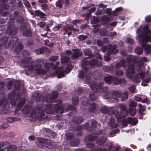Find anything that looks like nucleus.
I'll use <instances>...</instances> for the list:
<instances>
[{
  "label": "nucleus",
  "mask_w": 151,
  "mask_h": 151,
  "mask_svg": "<svg viewBox=\"0 0 151 151\" xmlns=\"http://www.w3.org/2000/svg\"><path fill=\"white\" fill-rule=\"evenodd\" d=\"M127 92H125L122 95L121 100L123 101L126 100L127 99Z\"/></svg>",
  "instance_id": "22"
},
{
  "label": "nucleus",
  "mask_w": 151,
  "mask_h": 151,
  "mask_svg": "<svg viewBox=\"0 0 151 151\" xmlns=\"http://www.w3.org/2000/svg\"><path fill=\"white\" fill-rule=\"evenodd\" d=\"M139 112L141 114H142L141 111H144L145 110V106H142L141 104H139Z\"/></svg>",
  "instance_id": "19"
},
{
  "label": "nucleus",
  "mask_w": 151,
  "mask_h": 151,
  "mask_svg": "<svg viewBox=\"0 0 151 151\" xmlns=\"http://www.w3.org/2000/svg\"><path fill=\"white\" fill-rule=\"evenodd\" d=\"M106 140L105 137H103V138L101 139L99 141L97 142L98 143L99 145H101L102 143H103Z\"/></svg>",
  "instance_id": "27"
},
{
  "label": "nucleus",
  "mask_w": 151,
  "mask_h": 151,
  "mask_svg": "<svg viewBox=\"0 0 151 151\" xmlns=\"http://www.w3.org/2000/svg\"><path fill=\"white\" fill-rule=\"evenodd\" d=\"M68 70V68L65 71L62 68H59L57 71L58 74V78H60L64 77V72L66 74H68L70 71L71 69L69 68L68 72L67 71Z\"/></svg>",
  "instance_id": "3"
},
{
  "label": "nucleus",
  "mask_w": 151,
  "mask_h": 151,
  "mask_svg": "<svg viewBox=\"0 0 151 151\" xmlns=\"http://www.w3.org/2000/svg\"><path fill=\"white\" fill-rule=\"evenodd\" d=\"M123 151H132V150L129 148H126Z\"/></svg>",
  "instance_id": "63"
},
{
  "label": "nucleus",
  "mask_w": 151,
  "mask_h": 151,
  "mask_svg": "<svg viewBox=\"0 0 151 151\" xmlns=\"http://www.w3.org/2000/svg\"><path fill=\"white\" fill-rule=\"evenodd\" d=\"M112 145V144L111 142H109L107 145L108 147L112 151H118L119 149V147L118 145H116L114 147H113Z\"/></svg>",
  "instance_id": "8"
},
{
  "label": "nucleus",
  "mask_w": 151,
  "mask_h": 151,
  "mask_svg": "<svg viewBox=\"0 0 151 151\" xmlns=\"http://www.w3.org/2000/svg\"><path fill=\"white\" fill-rule=\"evenodd\" d=\"M85 55H88L90 56L92 54L91 51L89 49H86L84 51Z\"/></svg>",
  "instance_id": "14"
},
{
  "label": "nucleus",
  "mask_w": 151,
  "mask_h": 151,
  "mask_svg": "<svg viewBox=\"0 0 151 151\" xmlns=\"http://www.w3.org/2000/svg\"><path fill=\"white\" fill-rule=\"evenodd\" d=\"M52 107L51 106H46L45 109V111L47 114H50L53 112L52 110L51 109Z\"/></svg>",
  "instance_id": "12"
},
{
  "label": "nucleus",
  "mask_w": 151,
  "mask_h": 151,
  "mask_svg": "<svg viewBox=\"0 0 151 151\" xmlns=\"http://www.w3.org/2000/svg\"><path fill=\"white\" fill-rule=\"evenodd\" d=\"M127 41L128 43L130 44H132L133 42V40L131 38L127 39Z\"/></svg>",
  "instance_id": "42"
},
{
  "label": "nucleus",
  "mask_w": 151,
  "mask_h": 151,
  "mask_svg": "<svg viewBox=\"0 0 151 151\" xmlns=\"http://www.w3.org/2000/svg\"><path fill=\"white\" fill-rule=\"evenodd\" d=\"M135 89V87L134 86H132L131 87L129 88V91L132 93H134Z\"/></svg>",
  "instance_id": "31"
},
{
  "label": "nucleus",
  "mask_w": 151,
  "mask_h": 151,
  "mask_svg": "<svg viewBox=\"0 0 151 151\" xmlns=\"http://www.w3.org/2000/svg\"><path fill=\"white\" fill-rule=\"evenodd\" d=\"M151 20V16H148L146 17L145 18V21L147 22H150Z\"/></svg>",
  "instance_id": "40"
},
{
  "label": "nucleus",
  "mask_w": 151,
  "mask_h": 151,
  "mask_svg": "<svg viewBox=\"0 0 151 151\" xmlns=\"http://www.w3.org/2000/svg\"><path fill=\"white\" fill-rule=\"evenodd\" d=\"M97 60L96 59L90 60L89 59L83 60L82 63V65H86L89 64L91 65L97 64Z\"/></svg>",
  "instance_id": "4"
},
{
  "label": "nucleus",
  "mask_w": 151,
  "mask_h": 151,
  "mask_svg": "<svg viewBox=\"0 0 151 151\" xmlns=\"http://www.w3.org/2000/svg\"><path fill=\"white\" fill-rule=\"evenodd\" d=\"M25 113H28L29 112L31 111H30V109L29 108H27L26 106H25Z\"/></svg>",
  "instance_id": "36"
},
{
  "label": "nucleus",
  "mask_w": 151,
  "mask_h": 151,
  "mask_svg": "<svg viewBox=\"0 0 151 151\" xmlns=\"http://www.w3.org/2000/svg\"><path fill=\"white\" fill-rule=\"evenodd\" d=\"M124 122L122 124V126L123 127H125L127 126V122L126 120L124 119Z\"/></svg>",
  "instance_id": "51"
},
{
  "label": "nucleus",
  "mask_w": 151,
  "mask_h": 151,
  "mask_svg": "<svg viewBox=\"0 0 151 151\" xmlns=\"http://www.w3.org/2000/svg\"><path fill=\"white\" fill-rule=\"evenodd\" d=\"M96 8L95 7H93L91 9V12H93L96 10Z\"/></svg>",
  "instance_id": "60"
},
{
  "label": "nucleus",
  "mask_w": 151,
  "mask_h": 151,
  "mask_svg": "<svg viewBox=\"0 0 151 151\" xmlns=\"http://www.w3.org/2000/svg\"><path fill=\"white\" fill-rule=\"evenodd\" d=\"M126 70V74L128 78L135 83L139 81V79L142 78L144 74L140 69V66L136 63V67L129 66Z\"/></svg>",
  "instance_id": "2"
},
{
  "label": "nucleus",
  "mask_w": 151,
  "mask_h": 151,
  "mask_svg": "<svg viewBox=\"0 0 151 151\" xmlns=\"http://www.w3.org/2000/svg\"><path fill=\"white\" fill-rule=\"evenodd\" d=\"M121 111L120 113L121 116H120L117 115L116 116V117L117 119H119V118H121V117H124L127 116V111L126 109V107L124 105H122L121 106Z\"/></svg>",
  "instance_id": "5"
},
{
  "label": "nucleus",
  "mask_w": 151,
  "mask_h": 151,
  "mask_svg": "<svg viewBox=\"0 0 151 151\" xmlns=\"http://www.w3.org/2000/svg\"><path fill=\"white\" fill-rule=\"evenodd\" d=\"M112 79L111 77L110 76H109L105 77V81L107 83H109L111 82Z\"/></svg>",
  "instance_id": "18"
},
{
  "label": "nucleus",
  "mask_w": 151,
  "mask_h": 151,
  "mask_svg": "<svg viewBox=\"0 0 151 151\" xmlns=\"http://www.w3.org/2000/svg\"><path fill=\"white\" fill-rule=\"evenodd\" d=\"M35 14L36 16H40L41 17H43L45 16L44 14L38 10H36L35 11Z\"/></svg>",
  "instance_id": "10"
},
{
  "label": "nucleus",
  "mask_w": 151,
  "mask_h": 151,
  "mask_svg": "<svg viewBox=\"0 0 151 151\" xmlns=\"http://www.w3.org/2000/svg\"><path fill=\"white\" fill-rule=\"evenodd\" d=\"M99 34L101 35L105 36L107 34V32L106 29H103L101 30Z\"/></svg>",
  "instance_id": "15"
},
{
  "label": "nucleus",
  "mask_w": 151,
  "mask_h": 151,
  "mask_svg": "<svg viewBox=\"0 0 151 151\" xmlns=\"http://www.w3.org/2000/svg\"><path fill=\"white\" fill-rule=\"evenodd\" d=\"M116 35V33L115 32H111L110 33V35L111 36H114Z\"/></svg>",
  "instance_id": "58"
},
{
  "label": "nucleus",
  "mask_w": 151,
  "mask_h": 151,
  "mask_svg": "<svg viewBox=\"0 0 151 151\" xmlns=\"http://www.w3.org/2000/svg\"><path fill=\"white\" fill-rule=\"evenodd\" d=\"M134 99L137 101H141L142 103H146L147 104H149L150 103V101L149 99H145L142 101L141 97L136 96L135 97Z\"/></svg>",
  "instance_id": "7"
},
{
  "label": "nucleus",
  "mask_w": 151,
  "mask_h": 151,
  "mask_svg": "<svg viewBox=\"0 0 151 151\" xmlns=\"http://www.w3.org/2000/svg\"><path fill=\"white\" fill-rule=\"evenodd\" d=\"M39 24L41 27H43L45 25V23L44 22H40Z\"/></svg>",
  "instance_id": "54"
},
{
  "label": "nucleus",
  "mask_w": 151,
  "mask_h": 151,
  "mask_svg": "<svg viewBox=\"0 0 151 151\" xmlns=\"http://www.w3.org/2000/svg\"><path fill=\"white\" fill-rule=\"evenodd\" d=\"M99 8H105L106 7V6L102 4H100L99 5Z\"/></svg>",
  "instance_id": "52"
},
{
  "label": "nucleus",
  "mask_w": 151,
  "mask_h": 151,
  "mask_svg": "<svg viewBox=\"0 0 151 151\" xmlns=\"http://www.w3.org/2000/svg\"><path fill=\"white\" fill-rule=\"evenodd\" d=\"M135 52L137 54L141 55L143 52V50L139 47H137L134 50Z\"/></svg>",
  "instance_id": "13"
},
{
  "label": "nucleus",
  "mask_w": 151,
  "mask_h": 151,
  "mask_svg": "<svg viewBox=\"0 0 151 151\" xmlns=\"http://www.w3.org/2000/svg\"><path fill=\"white\" fill-rule=\"evenodd\" d=\"M116 24V22H113L110 24V25L112 26H115Z\"/></svg>",
  "instance_id": "62"
},
{
  "label": "nucleus",
  "mask_w": 151,
  "mask_h": 151,
  "mask_svg": "<svg viewBox=\"0 0 151 151\" xmlns=\"http://www.w3.org/2000/svg\"><path fill=\"white\" fill-rule=\"evenodd\" d=\"M61 27V26L60 25H58L56 26H55L53 28V30L54 31H57L59 29H60Z\"/></svg>",
  "instance_id": "32"
},
{
  "label": "nucleus",
  "mask_w": 151,
  "mask_h": 151,
  "mask_svg": "<svg viewBox=\"0 0 151 151\" xmlns=\"http://www.w3.org/2000/svg\"><path fill=\"white\" fill-rule=\"evenodd\" d=\"M25 101V100L24 99H23V100L20 103V104H18V106L19 107V109L24 104Z\"/></svg>",
  "instance_id": "41"
},
{
  "label": "nucleus",
  "mask_w": 151,
  "mask_h": 151,
  "mask_svg": "<svg viewBox=\"0 0 151 151\" xmlns=\"http://www.w3.org/2000/svg\"><path fill=\"white\" fill-rule=\"evenodd\" d=\"M61 56H62V55H61ZM69 59V58L68 57H64L62 56L61 58V63H63L65 62H67L68 60Z\"/></svg>",
  "instance_id": "16"
},
{
  "label": "nucleus",
  "mask_w": 151,
  "mask_h": 151,
  "mask_svg": "<svg viewBox=\"0 0 151 151\" xmlns=\"http://www.w3.org/2000/svg\"><path fill=\"white\" fill-rule=\"evenodd\" d=\"M97 43L98 45L100 46H101L103 44L102 41L101 40H99L98 41Z\"/></svg>",
  "instance_id": "53"
},
{
  "label": "nucleus",
  "mask_w": 151,
  "mask_h": 151,
  "mask_svg": "<svg viewBox=\"0 0 151 151\" xmlns=\"http://www.w3.org/2000/svg\"><path fill=\"white\" fill-rule=\"evenodd\" d=\"M66 53L68 55H69L71 54V52L70 50L67 51H66Z\"/></svg>",
  "instance_id": "64"
},
{
  "label": "nucleus",
  "mask_w": 151,
  "mask_h": 151,
  "mask_svg": "<svg viewBox=\"0 0 151 151\" xmlns=\"http://www.w3.org/2000/svg\"><path fill=\"white\" fill-rule=\"evenodd\" d=\"M57 56H52L50 58V60L52 61H55L57 60Z\"/></svg>",
  "instance_id": "49"
},
{
  "label": "nucleus",
  "mask_w": 151,
  "mask_h": 151,
  "mask_svg": "<svg viewBox=\"0 0 151 151\" xmlns=\"http://www.w3.org/2000/svg\"><path fill=\"white\" fill-rule=\"evenodd\" d=\"M35 71L37 72V73H42L43 72H45L44 71H43L42 70L40 69L37 70H35Z\"/></svg>",
  "instance_id": "47"
},
{
  "label": "nucleus",
  "mask_w": 151,
  "mask_h": 151,
  "mask_svg": "<svg viewBox=\"0 0 151 151\" xmlns=\"http://www.w3.org/2000/svg\"><path fill=\"white\" fill-rule=\"evenodd\" d=\"M149 81L151 82V75L150 76L149 79L143 81L141 83V85L144 86H146L147 85V83Z\"/></svg>",
  "instance_id": "11"
},
{
  "label": "nucleus",
  "mask_w": 151,
  "mask_h": 151,
  "mask_svg": "<svg viewBox=\"0 0 151 151\" xmlns=\"http://www.w3.org/2000/svg\"><path fill=\"white\" fill-rule=\"evenodd\" d=\"M35 139V137L33 136H30L29 137V139L30 140H33Z\"/></svg>",
  "instance_id": "56"
},
{
  "label": "nucleus",
  "mask_w": 151,
  "mask_h": 151,
  "mask_svg": "<svg viewBox=\"0 0 151 151\" xmlns=\"http://www.w3.org/2000/svg\"><path fill=\"white\" fill-rule=\"evenodd\" d=\"M129 105V108H130L131 107L136 106L137 105V103L133 101H131Z\"/></svg>",
  "instance_id": "26"
},
{
  "label": "nucleus",
  "mask_w": 151,
  "mask_h": 151,
  "mask_svg": "<svg viewBox=\"0 0 151 151\" xmlns=\"http://www.w3.org/2000/svg\"><path fill=\"white\" fill-rule=\"evenodd\" d=\"M23 34L26 36H29L31 35V32L30 30H25Z\"/></svg>",
  "instance_id": "25"
},
{
  "label": "nucleus",
  "mask_w": 151,
  "mask_h": 151,
  "mask_svg": "<svg viewBox=\"0 0 151 151\" xmlns=\"http://www.w3.org/2000/svg\"><path fill=\"white\" fill-rule=\"evenodd\" d=\"M122 8L121 7H119L115 9V11L116 12H118L122 10Z\"/></svg>",
  "instance_id": "59"
},
{
  "label": "nucleus",
  "mask_w": 151,
  "mask_h": 151,
  "mask_svg": "<svg viewBox=\"0 0 151 151\" xmlns=\"http://www.w3.org/2000/svg\"><path fill=\"white\" fill-rule=\"evenodd\" d=\"M24 4L25 6L27 8L30 6V4L27 1H24Z\"/></svg>",
  "instance_id": "46"
},
{
  "label": "nucleus",
  "mask_w": 151,
  "mask_h": 151,
  "mask_svg": "<svg viewBox=\"0 0 151 151\" xmlns=\"http://www.w3.org/2000/svg\"><path fill=\"white\" fill-rule=\"evenodd\" d=\"M149 61V60L145 57H142L141 59V62H147Z\"/></svg>",
  "instance_id": "29"
},
{
  "label": "nucleus",
  "mask_w": 151,
  "mask_h": 151,
  "mask_svg": "<svg viewBox=\"0 0 151 151\" xmlns=\"http://www.w3.org/2000/svg\"><path fill=\"white\" fill-rule=\"evenodd\" d=\"M116 80L118 81V82H115V83L116 84H120L122 85V82L123 81L124 83L125 82V81L124 79H116Z\"/></svg>",
  "instance_id": "23"
},
{
  "label": "nucleus",
  "mask_w": 151,
  "mask_h": 151,
  "mask_svg": "<svg viewBox=\"0 0 151 151\" xmlns=\"http://www.w3.org/2000/svg\"><path fill=\"white\" fill-rule=\"evenodd\" d=\"M116 97H114L113 96V98L115 99V100H114L115 101H119L118 98L120 97V95L119 93H117L116 95Z\"/></svg>",
  "instance_id": "35"
},
{
  "label": "nucleus",
  "mask_w": 151,
  "mask_h": 151,
  "mask_svg": "<svg viewBox=\"0 0 151 151\" xmlns=\"http://www.w3.org/2000/svg\"><path fill=\"white\" fill-rule=\"evenodd\" d=\"M101 110L103 113H106L107 112V109L106 107H104L102 108Z\"/></svg>",
  "instance_id": "33"
},
{
  "label": "nucleus",
  "mask_w": 151,
  "mask_h": 151,
  "mask_svg": "<svg viewBox=\"0 0 151 151\" xmlns=\"http://www.w3.org/2000/svg\"><path fill=\"white\" fill-rule=\"evenodd\" d=\"M97 57L98 58L101 59H102L101 57V56L99 54H97Z\"/></svg>",
  "instance_id": "61"
},
{
  "label": "nucleus",
  "mask_w": 151,
  "mask_h": 151,
  "mask_svg": "<svg viewBox=\"0 0 151 151\" xmlns=\"http://www.w3.org/2000/svg\"><path fill=\"white\" fill-rule=\"evenodd\" d=\"M84 76V73L82 71H80L79 73V77L81 78H82Z\"/></svg>",
  "instance_id": "34"
},
{
  "label": "nucleus",
  "mask_w": 151,
  "mask_h": 151,
  "mask_svg": "<svg viewBox=\"0 0 151 151\" xmlns=\"http://www.w3.org/2000/svg\"><path fill=\"white\" fill-rule=\"evenodd\" d=\"M128 122L132 125H135L137 123V120L136 118L132 119L129 118H128Z\"/></svg>",
  "instance_id": "9"
},
{
  "label": "nucleus",
  "mask_w": 151,
  "mask_h": 151,
  "mask_svg": "<svg viewBox=\"0 0 151 151\" xmlns=\"http://www.w3.org/2000/svg\"><path fill=\"white\" fill-rule=\"evenodd\" d=\"M129 111L131 115L133 116L135 114L136 112V109L134 108L132 109L130 108Z\"/></svg>",
  "instance_id": "24"
},
{
  "label": "nucleus",
  "mask_w": 151,
  "mask_h": 151,
  "mask_svg": "<svg viewBox=\"0 0 151 151\" xmlns=\"http://www.w3.org/2000/svg\"><path fill=\"white\" fill-rule=\"evenodd\" d=\"M52 94L53 95L52 98H55L57 96V92H53L52 93Z\"/></svg>",
  "instance_id": "45"
},
{
  "label": "nucleus",
  "mask_w": 151,
  "mask_h": 151,
  "mask_svg": "<svg viewBox=\"0 0 151 151\" xmlns=\"http://www.w3.org/2000/svg\"><path fill=\"white\" fill-rule=\"evenodd\" d=\"M86 36L81 35L79 36L78 38L80 40H83L86 39Z\"/></svg>",
  "instance_id": "37"
},
{
  "label": "nucleus",
  "mask_w": 151,
  "mask_h": 151,
  "mask_svg": "<svg viewBox=\"0 0 151 151\" xmlns=\"http://www.w3.org/2000/svg\"><path fill=\"white\" fill-rule=\"evenodd\" d=\"M39 2L40 3H44L47 2L46 0H39Z\"/></svg>",
  "instance_id": "57"
},
{
  "label": "nucleus",
  "mask_w": 151,
  "mask_h": 151,
  "mask_svg": "<svg viewBox=\"0 0 151 151\" xmlns=\"http://www.w3.org/2000/svg\"><path fill=\"white\" fill-rule=\"evenodd\" d=\"M63 0H58L56 3V6L61 8L62 7V4L63 2Z\"/></svg>",
  "instance_id": "17"
},
{
  "label": "nucleus",
  "mask_w": 151,
  "mask_h": 151,
  "mask_svg": "<svg viewBox=\"0 0 151 151\" xmlns=\"http://www.w3.org/2000/svg\"><path fill=\"white\" fill-rule=\"evenodd\" d=\"M99 22L98 19L97 18H95V20L91 22L92 23L96 24V23Z\"/></svg>",
  "instance_id": "55"
},
{
  "label": "nucleus",
  "mask_w": 151,
  "mask_h": 151,
  "mask_svg": "<svg viewBox=\"0 0 151 151\" xmlns=\"http://www.w3.org/2000/svg\"><path fill=\"white\" fill-rule=\"evenodd\" d=\"M113 47L112 48V49L111 48V52L112 53L115 54L117 52H118V50L116 49V45H114L113 46Z\"/></svg>",
  "instance_id": "21"
},
{
  "label": "nucleus",
  "mask_w": 151,
  "mask_h": 151,
  "mask_svg": "<svg viewBox=\"0 0 151 151\" xmlns=\"http://www.w3.org/2000/svg\"><path fill=\"white\" fill-rule=\"evenodd\" d=\"M109 125L111 127V128H114V127H118L117 124H116L114 125V123L113 121L111 122H110L109 124Z\"/></svg>",
  "instance_id": "20"
},
{
  "label": "nucleus",
  "mask_w": 151,
  "mask_h": 151,
  "mask_svg": "<svg viewBox=\"0 0 151 151\" xmlns=\"http://www.w3.org/2000/svg\"><path fill=\"white\" fill-rule=\"evenodd\" d=\"M43 111L42 110V109H40V108H37L36 110V111L35 112H34L33 113H32V114H35V113H36V112H38V113H41L42 114V113H41L42 112V111Z\"/></svg>",
  "instance_id": "30"
},
{
  "label": "nucleus",
  "mask_w": 151,
  "mask_h": 151,
  "mask_svg": "<svg viewBox=\"0 0 151 151\" xmlns=\"http://www.w3.org/2000/svg\"><path fill=\"white\" fill-rule=\"evenodd\" d=\"M137 39L139 40L140 43L144 48L145 52L147 54L151 53V46L146 44L147 42H151V31L147 25L144 27L140 26L137 31Z\"/></svg>",
  "instance_id": "1"
},
{
  "label": "nucleus",
  "mask_w": 151,
  "mask_h": 151,
  "mask_svg": "<svg viewBox=\"0 0 151 151\" xmlns=\"http://www.w3.org/2000/svg\"><path fill=\"white\" fill-rule=\"evenodd\" d=\"M46 140L45 139L41 138H39L38 139L39 142L41 143H43L45 142L46 141Z\"/></svg>",
  "instance_id": "38"
},
{
  "label": "nucleus",
  "mask_w": 151,
  "mask_h": 151,
  "mask_svg": "<svg viewBox=\"0 0 151 151\" xmlns=\"http://www.w3.org/2000/svg\"><path fill=\"white\" fill-rule=\"evenodd\" d=\"M87 147L88 148H92L94 147V145L92 143H89L87 145Z\"/></svg>",
  "instance_id": "50"
},
{
  "label": "nucleus",
  "mask_w": 151,
  "mask_h": 151,
  "mask_svg": "<svg viewBox=\"0 0 151 151\" xmlns=\"http://www.w3.org/2000/svg\"><path fill=\"white\" fill-rule=\"evenodd\" d=\"M116 73L118 76H120L123 74V72L122 70H119L116 72Z\"/></svg>",
  "instance_id": "48"
},
{
  "label": "nucleus",
  "mask_w": 151,
  "mask_h": 151,
  "mask_svg": "<svg viewBox=\"0 0 151 151\" xmlns=\"http://www.w3.org/2000/svg\"><path fill=\"white\" fill-rule=\"evenodd\" d=\"M91 88H92V89L93 90H95V89H96V85H91L90 86ZM98 87L96 89H98Z\"/></svg>",
  "instance_id": "44"
},
{
  "label": "nucleus",
  "mask_w": 151,
  "mask_h": 151,
  "mask_svg": "<svg viewBox=\"0 0 151 151\" xmlns=\"http://www.w3.org/2000/svg\"><path fill=\"white\" fill-rule=\"evenodd\" d=\"M104 59L105 61H108L110 60V58L107 55L104 56Z\"/></svg>",
  "instance_id": "39"
},
{
  "label": "nucleus",
  "mask_w": 151,
  "mask_h": 151,
  "mask_svg": "<svg viewBox=\"0 0 151 151\" xmlns=\"http://www.w3.org/2000/svg\"><path fill=\"white\" fill-rule=\"evenodd\" d=\"M72 56L73 59L77 58L82 54V52L78 49L72 50Z\"/></svg>",
  "instance_id": "6"
},
{
  "label": "nucleus",
  "mask_w": 151,
  "mask_h": 151,
  "mask_svg": "<svg viewBox=\"0 0 151 151\" xmlns=\"http://www.w3.org/2000/svg\"><path fill=\"white\" fill-rule=\"evenodd\" d=\"M41 6L42 7V8L44 9H45L47 8V5L45 3H44L42 4L41 5Z\"/></svg>",
  "instance_id": "43"
},
{
  "label": "nucleus",
  "mask_w": 151,
  "mask_h": 151,
  "mask_svg": "<svg viewBox=\"0 0 151 151\" xmlns=\"http://www.w3.org/2000/svg\"><path fill=\"white\" fill-rule=\"evenodd\" d=\"M35 52L37 54H40L42 53L43 52V51L42 49H40L36 50L35 51Z\"/></svg>",
  "instance_id": "28"
}]
</instances>
